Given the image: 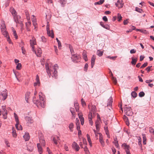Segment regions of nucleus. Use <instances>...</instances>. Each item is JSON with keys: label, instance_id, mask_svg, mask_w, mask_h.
<instances>
[{"label": "nucleus", "instance_id": "nucleus-1", "mask_svg": "<svg viewBox=\"0 0 154 154\" xmlns=\"http://www.w3.org/2000/svg\"><path fill=\"white\" fill-rule=\"evenodd\" d=\"M45 66L47 72L52 77H55L57 76V70L58 69V66L57 64H55L53 66L51 64L46 63Z\"/></svg>", "mask_w": 154, "mask_h": 154}, {"label": "nucleus", "instance_id": "nucleus-2", "mask_svg": "<svg viewBox=\"0 0 154 154\" xmlns=\"http://www.w3.org/2000/svg\"><path fill=\"white\" fill-rule=\"evenodd\" d=\"M39 97L40 101L35 100V98L33 99V103L35 104L38 107H41L44 108L45 106V96L43 95L42 92H40L39 94Z\"/></svg>", "mask_w": 154, "mask_h": 154}, {"label": "nucleus", "instance_id": "nucleus-3", "mask_svg": "<svg viewBox=\"0 0 154 154\" xmlns=\"http://www.w3.org/2000/svg\"><path fill=\"white\" fill-rule=\"evenodd\" d=\"M7 97V91L6 90H5L3 91L0 94V99L3 100H5Z\"/></svg>", "mask_w": 154, "mask_h": 154}, {"label": "nucleus", "instance_id": "nucleus-4", "mask_svg": "<svg viewBox=\"0 0 154 154\" xmlns=\"http://www.w3.org/2000/svg\"><path fill=\"white\" fill-rule=\"evenodd\" d=\"M124 112L128 116H131L133 114L130 107H125L124 108Z\"/></svg>", "mask_w": 154, "mask_h": 154}, {"label": "nucleus", "instance_id": "nucleus-5", "mask_svg": "<svg viewBox=\"0 0 154 154\" xmlns=\"http://www.w3.org/2000/svg\"><path fill=\"white\" fill-rule=\"evenodd\" d=\"M2 114L3 116V118L5 119H6L7 118L8 112L6 109V107L5 106H2Z\"/></svg>", "mask_w": 154, "mask_h": 154}, {"label": "nucleus", "instance_id": "nucleus-6", "mask_svg": "<svg viewBox=\"0 0 154 154\" xmlns=\"http://www.w3.org/2000/svg\"><path fill=\"white\" fill-rule=\"evenodd\" d=\"M47 34L49 36H51L52 38H54V34L52 31L51 32L49 29V25L48 24H47Z\"/></svg>", "mask_w": 154, "mask_h": 154}, {"label": "nucleus", "instance_id": "nucleus-7", "mask_svg": "<svg viewBox=\"0 0 154 154\" xmlns=\"http://www.w3.org/2000/svg\"><path fill=\"white\" fill-rule=\"evenodd\" d=\"M3 35L5 37H6L8 41L10 44L11 43V40L10 39L9 36L8 35V33L6 31V30H4V31H2Z\"/></svg>", "mask_w": 154, "mask_h": 154}, {"label": "nucleus", "instance_id": "nucleus-8", "mask_svg": "<svg viewBox=\"0 0 154 154\" xmlns=\"http://www.w3.org/2000/svg\"><path fill=\"white\" fill-rule=\"evenodd\" d=\"M25 119L27 121V124L28 125L31 124L33 122V121L32 119V118L29 116H26L25 118Z\"/></svg>", "mask_w": 154, "mask_h": 154}, {"label": "nucleus", "instance_id": "nucleus-9", "mask_svg": "<svg viewBox=\"0 0 154 154\" xmlns=\"http://www.w3.org/2000/svg\"><path fill=\"white\" fill-rule=\"evenodd\" d=\"M20 16L17 15L14 16V21L17 23H22V22L20 20Z\"/></svg>", "mask_w": 154, "mask_h": 154}, {"label": "nucleus", "instance_id": "nucleus-10", "mask_svg": "<svg viewBox=\"0 0 154 154\" xmlns=\"http://www.w3.org/2000/svg\"><path fill=\"white\" fill-rule=\"evenodd\" d=\"M123 5L122 0H118L116 3V6L118 7L119 9L122 8Z\"/></svg>", "mask_w": 154, "mask_h": 154}, {"label": "nucleus", "instance_id": "nucleus-11", "mask_svg": "<svg viewBox=\"0 0 154 154\" xmlns=\"http://www.w3.org/2000/svg\"><path fill=\"white\" fill-rule=\"evenodd\" d=\"M30 43L31 46L32 47V51H34V45L36 44V42L35 41V39H34L33 38L32 40H30Z\"/></svg>", "mask_w": 154, "mask_h": 154}, {"label": "nucleus", "instance_id": "nucleus-12", "mask_svg": "<svg viewBox=\"0 0 154 154\" xmlns=\"http://www.w3.org/2000/svg\"><path fill=\"white\" fill-rule=\"evenodd\" d=\"M99 141L101 143V145L103 146H104V142L103 139L102 135L101 133L99 134Z\"/></svg>", "mask_w": 154, "mask_h": 154}, {"label": "nucleus", "instance_id": "nucleus-13", "mask_svg": "<svg viewBox=\"0 0 154 154\" xmlns=\"http://www.w3.org/2000/svg\"><path fill=\"white\" fill-rule=\"evenodd\" d=\"M33 146L34 145L32 143H29L27 145V150L30 152L32 151L33 149Z\"/></svg>", "mask_w": 154, "mask_h": 154}, {"label": "nucleus", "instance_id": "nucleus-14", "mask_svg": "<svg viewBox=\"0 0 154 154\" xmlns=\"http://www.w3.org/2000/svg\"><path fill=\"white\" fill-rule=\"evenodd\" d=\"M26 28L27 31H30V27L31 26V22L29 20H28L27 22L26 23Z\"/></svg>", "mask_w": 154, "mask_h": 154}, {"label": "nucleus", "instance_id": "nucleus-15", "mask_svg": "<svg viewBox=\"0 0 154 154\" xmlns=\"http://www.w3.org/2000/svg\"><path fill=\"white\" fill-rule=\"evenodd\" d=\"M35 53V54L38 57H40L41 56V54L42 53V51L41 49L40 48H38L37 51H35L34 50V51H33Z\"/></svg>", "mask_w": 154, "mask_h": 154}, {"label": "nucleus", "instance_id": "nucleus-16", "mask_svg": "<svg viewBox=\"0 0 154 154\" xmlns=\"http://www.w3.org/2000/svg\"><path fill=\"white\" fill-rule=\"evenodd\" d=\"M72 146L75 149L76 151H78L80 147L75 142H73L72 144Z\"/></svg>", "mask_w": 154, "mask_h": 154}, {"label": "nucleus", "instance_id": "nucleus-17", "mask_svg": "<svg viewBox=\"0 0 154 154\" xmlns=\"http://www.w3.org/2000/svg\"><path fill=\"white\" fill-rule=\"evenodd\" d=\"M52 141L54 142V143L56 145H57L58 143L57 141L58 142L59 140H60L59 137L58 136L57 137V138L55 137H52Z\"/></svg>", "mask_w": 154, "mask_h": 154}, {"label": "nucleus", "instance_id": "nucleus-18", "mask_svg": "<svg viewBox=\"0 0 154 154\" xmlns=\"http://www.w3.org/2000/svg\"><path fill=\"white\" fill-rule=\"evenodd\" d=\"M36 82H35L34 84V86H39L40 85V82L39 80V76L38 75H37L36 76Z\"/></svg>", "mask_w": 154, "mask_h": 154}, {"label": "nucleus", "instance_id": "nucleus-19", "mask_svg": "<svg viewBox=\"0 0 154 154\" xmlns=\"http://www.w3.org/2000/svg\"><path fill=\"white\" fill-rule=\"evenodd\" d=\"M89 121L90 124L91 125H93V122L92 121V113L91 112L90 113L88 116Z\"/></svg>", "mask_w": 154, "mask_h": 154}, {"label": "nucleus", "instance_id": "nucleus-20", "mask_svg": "<svg viewBox=\"0 0 154 154\" xmlns=\"http://www.w3.org/2000/svg\"><path fill=\"white\" fill-rule=\"evenodd\" d=\"M96 59V56L94 55H93L91 59V67L93 68L94 65V62Z\"/></svg>", "mask_w": 154, "mask_h": 154}, {"label": "nucleus", "instance_id": "nucleus-21", "mask_svg": "<svg viewBox=\"0 0 154 154\" xmlns=\"http://www.w3.org/2000/svg\"><path fill=\"white\" fill-rule=\"evenodd\" d=\"M10 11L13 16L17 15V12L13 7H11L10 8Z\"/></svg>", "mask_w": 154, "mask_h": 154}, {"label": "nucleus", "instance_id": "nucleus-22", "mask_svg": "<svg viewBox=\"0 0 154 154\" xmlns=\"http://www.w3.org/2000/svg\"><path fill=\"white\" fill-rule=\"evenodd\" d=\"M33 17L32 18V21L33 22V24L34 26L35 27V29L36 27V26L37 25L36 20V18L35 17L34 15H32Z\"/></svg>", "mask_w": 154, "mask_h": 154}, {"label": "nucleus", "instance_id": "nucleus-23", "mask_svg": "<svg viewBox=\"0 0 154 154\" xmlns=\"http://www.w3.org/2000/svg\"><path fill=\"white\" fill-rule=\"evenodd\" d=\"M23 138L26 141H28L30 138L29 134L28 133H26L23 136Z\"/></svg>", "mask_w": 154, "mask_h": 154}, {"label": "nucleus", "instance_id": "nucleus-24", "mask_svg": "<svg viewBox=\"0 0 154 154\" xmlns=\"http://www.w3.org/2000/svg\"><path fill=\"white\" fill-rule=\"evenodd\" d=\"M86 54V52L85 51H84L82 54L83 57L85 61H87L88 60Z\"/></svg>", "mask_w": 154, "mask_h": 154}, {"label": "nucleus", "instance_id": "nucleus-25", "mask_svg": "<svg viewBox=\"0 0 154 154\" xmlns=\"http://www.w3.org/2000/svg\"><path fill=\"white\" fill-rule=\"evenodd\" d=\"M79 58H80V56L77 54H73L72 57V59H73L74 60H78Z\"/></svg>", "mask_w": 154, "mask_h": 154}, {"label": "nucleus", "instance_id": "nucleus-26", "mask_svg": "<svg viewBox=\"0 0 154 154\" xmlns=\"http://www.w3.org/2000/svg\"><path fill=\"white\" fill-rule=\"evenodd\" d=\"M15 127L18 130H22V127L21 125H19V123H16L15 125Z\"/></svg>", "mask_w": 154, "mask_h": 154}, {"label": "nucleus", "instance_id": "nucleus-27", "mask_svg": "<svg viewBox=\"0 0 154 154\" xmlns=\"http://www.w3.org/2000/svg\"><path fill=\"white\" fill-rule=\"evenodd\" d=\"M12 32H13V34L14 36L15 37V38L16 39H17V38L18 36H17V33L16 32V31L15 30L13 27L12 28Z\"/></svg>", "mask_w": 154, "mask_h": 154}, {"label": "nucleus", "instance_id": "nucleus-28", "mask_svg": "<svg viewBox=\"0 0 154 154\" xmlns=\"http://www.w3.org/2000/svg\"><path fill=\"white\" fill-rule=\"evenodd\" d=\"M12 133L13 137H14L16 138L17 136V134L16 133V130L14 129V128H12Z\"/></svg>", "mask_w": 154, "mask_h": 154}, {"label": "nucleus", "instance_id": "nucleus-29", "mask_svg": "<svg viewBox=\"0 0 154 154\" xmlns=\"http://www.w3.org/2000/svg\"><path fill=\"white\" fill-rule=\"evenodd\" d=\"M137 60V58H132V61L131 62V63L133 65H135Z\"/></svg>", "mask_w": 154, "mask_h": 154}, {"label": "nucleus", "instance_id": "nucleus-30", "mask_svg": "<svg viewBox=\"0 0 154 154\" xmlns=\"http://www.w3.org/2000/svg\"><path fill=\"white\" fill-rule=\"evenodd\" d=\"M87 136L88 141L89 143V145L91 146H92V143H91V140L90 137L89 135H88V134H87Z\"/></svg>", "mask_w": 154, "mask_h": 154}, {"label": "nucleus", "instance_id": "nucleus-31", "mask_svg": "<svg viewBox=\"0 0 154 154\" xmlns=\"http://www.w3.org/2000/svg\"><path fill=\"white\" fill-rule=\"evenodd\" d=\"M143 138V143L144 145L146 144V135L145 134H142Z\"/></svg>", "mask_w": 154, "mask_h": 154}, {"label": "nucleus", "instance_id": "nucleus-32", "mask_svg": "<svg viewBox=\"0 0 154 154\" xmlns=\"http://www.w3.org/2000/svg\"><path fill=\"white\" fill-rule=\"evenodd\" d=\"M74 127V125L73 123H71L69 125V128L70 131L71 132L73 131V128Z\"/></svg>", "mask_w": 154, "mask_h": 154}, {"label": "nucleus", "instance_id": "nucleus-33", "mask_svg": "<svg viewBox=\"0 0 154 154\" xmlns=\"http://www.w3.org/2000/svg\"><path fill=\"white\" fill-rule=\"evenodd\" d=\"M30 94V93L27 92L25 94V100L27 102H28V100Z\"/></svg>", "mask_w": 154, "mask_h": 154}, {"label": "nucleus", "instance_id": "nucleus-34", "mask_svg": "<svg viewBox=\"0 0 154 154\" xmlns=\"http://www.w3.org/2000/svg\"><path fill=\"white\" fill-rule=\"evenodd\" d=\"M112 99L111 97H110L109 100V102L107 103V106H111L112 103Z\"/></svg>", "mask_w": 154, "mask_h": 154}, {"label": "nucleus", "instance_id": "nucleus-35", "mask_svg": "<svg viewBox=\"0 0 154 154\" xmlns=\"http://www.w3.org/2000/svg\"><path fill=\"white\" fill-rule=\"evenodd\" d=\"M74 106L76 111H78L79 110V104L77 103H74Z\"/></svg>", "mask_w": 154, "mask_h": 154}, {"label": "nucleus", "instance_id": "nucleus-36", "mask_svg": "<svg viewBox=\"0 0 154 154\" xmlns=\"http://www.w3.org/2000/svg\"><path fill=\"white\" fill-rule=\"evenodd\" d=\"M84 151H85L86 154H89L90 152L89 151L86 146L84 148Z\"/></svg>", "mask_w": 154, "mask_h": 154}, {"label": "nucleus", "instance_id": "nucleus-37", "mask_svg": "<svg viewBox=\"0 0 154 154\" xmlns=\"http://www.w3.org/2000/svg\"><path fill=\"white\" fill-rule=\"evenodd\" d=\"M14 115L15 118V121L16 122V123H19L18 118L17 115L15 112L14 113Z\"/></svg>", "mask_w": 154, "mask_h": 154}, {"label": "nucleus", "instance_id": "nucleus-38", "mask_svg": "<svg viewBox=\"0 0 154 154\" xmlns=\"http://www.w3.org/2000/svg\"><path fill=\"white\" fill-rule=\"evenodd\" d=\"M104 2V0H100L99 1L95 2L94 3L95 5H101Z\"/></svg>", "mask_w": 154, "mask_h": 154}, {"label": "nucleus", "instance_id": "nucleus-39", "mask_svg": "<svg viewBox=\"0 0 154 154\" xmlns=\"http://www.w3.org/2000/svg\"><path fill=\"white\" fill-rule=\"evenodd\" d=\"M1 31L6 30V26L5 24L3 23L1 26Z\"/></svg>", "mask_w": 154, "mask_h": 154}, {"label": "nucleus", "instance_id": "nucleus-40", "mask_svg": "<svg viewBox=\"0 0 154 154\" xmlns=\"http://www.w3.org/2000/svg\"><path fill=\"white\" fill-rule=\"evenodd\" d=\"M37 146L38 148V151L39 152H40V153L42 152V148L40 144L39 143H38L37 144Z\"/></svg>", "mask_w": 154, "mask_h": 154}, {"label": "nucleus", "instance_id": "nucleus-41", "mask_svg": "<svg viewBox=\"0 0 154 154\" xmlns=\"http://www.w3.org/2000/svg\"><path fill=\"white\" fill-rule=\"evenodd\" d=\"M135 11L140 13H142L143 12V11L142 9L139 8L137 7L135 8Z\"/></svg>", "mask_w": 154, "mask_h": 154}, {"label": "nucleus", "instance_id": "nucleus-42", "mask_svg": "<svg viewBox=\"0 0 154 154\" xmlns=\"http://www.w3.org/2000/svg\"><path fill=\"white\" fill-rule=\"evenodd\" d=\"M103 51H100L98 50L97 52V54L100 57L103 55Z\"/></svg>", "mask_w": 154, "mask_h": 154}, {"label": "nucleus", "instance_id": "nucleus-43", "mask_svg": "<svg viewBox=\"0 0 154 154\" xmlns=\"http://www.w3.org/2000/svg\"><path fill=\"white\" fill-rule=\"evenodd\" d=\"M122 146L124 147L125 150L127 149H128L129 146L127 145L125 143H124L122 145Z\"/></svg>", "mask_w": 154, "mask_h": 154}, {"label": "nucleus", "instance_id": "nucleus-44", "mask_svg": "<svg viewBox=\"0 0 154 154\" xmlns=\"http://www.w3.org/2000/svg\"><path fill=\"white\" fill-rule=\"evenodd\" d=\"M21 65L20 63H18L16 66V68L18 70H20L21 69Z\"/></svg>", "mask_w": 154, "mask_h": 154}, {"label": "nucleus", "instance_id": "nucleus-45", "mask_svg": "<svg viewBox=\"0 0 154 154\" xmlns=\"http://www.w3.org/2000/svg\"><path fill=\"white\" fill-rule=\"evenodd\" d=\"M25 14L27 20H29L30 17L29 16V12L27 11H26L25 12Z\"/></svg>", "mask_w": 154, "mask_h": 154}, {"label": "nucleus", "instance_id": "nucleus-46", "mask_svg": "<svg viewBox=\"0 0 154 154\" xmlns=\"http://www.w3.org/2000/svg\"><path fill=\"white\" fill-rule=\"evenodd\" d=\"M131 95L133 97L135 98L137 96V94L135 91H133L131 93Z\"/></svg>", "mask_w": 154, "mask_h": 154}, {"label": "nucleus", "instance_id": "nucleus-47", "mask_svg": "<svg viewBox=\"0 0 154 154\" xmlns=\"http://www.w3.org/2000/svg\"><path fill=\"white\" fill-rule=\"evenodd\" d=\"M80 121L81 122V124L83 125L84 124V118L83 117H81L79 118Z\"/></svg>", "mask_w": 154, "mask_h": 154}, {"label": "nucleus", "instance_id": "nucleus-48", "mask_svg": "<svg viewBox=\"0 0 154 154\" xmlns=\"http://www.w3.org/2000/svg\"><path fill=\"white\" fill-rule=\"evenodd\" d=\"M81 103L82 106H86V103L85 101L84 100L83 98H82L81 100Z\"/></svg>", "mask_w": 154, "mask_h": 154}, {"label": "nucleus", "instance_id": "nucleus-49", "mask_svg": "<svg viewBox=\"0 0 154 154\" xmlns=\"http://www.w3.org/2000/svg\"><path fill=\"white\" fill-rule=\"evenodd\" d=\"M94 134H95V137L96 139H98V135L99 134V133H98L97 131L95 130H94Z\"/></svg>", "mask_w": 154, "mask_h": 154}, {"label": "nucleus", "instance_id": "nucleus-50", "mask_svg": "<svg viewBox=\"0 0 154 154\" xmlns=\"http://www.w3.org/2000/svg\"><path fill=\"white\" fill-rule=\"evenodd\" d=\"M69 47L71 53L72 54V53H74V52L72 46L70 45H69Z\"/></svg>", "mask_w": 154, "mask_h": 154}, {"label": "nucleus", "instance_id": "nucleus-51", "mask_svg": "<svg viewBox=\"0 0 154 154\" xmlns=\"http://www.w3.org/2000/svg\"><path fill=\"white\" fill-rule=\"evenodd\" d=\"M42 41L44 42H46L47 41V39L44 37H41Z\"/></svg>", "mask_w": 154, "mask_h": 154}, {"label": "nucleus", "instance_id": "nucleus-52", "mask_svg": "<svg viewBox=\"0 0 154 154\" xmlns=\"http://www.w3.org/2000/svg\"><path fill=\"white\" fill-rule=\"evenodd\" d=\"M117 57V56H115L114 57L107 56V57H106L107 58H108L110 59H111L115 60Z\"/></svg>", "mask_w": 154, "mask_h": 154}, {"label": "nucleus", "instance_id": "nucleus-53", "mask_svg": "<svg viewBox=\"0 0 154 154\" xmlns=\"http://www.w3.org/2000/svg\"><path fill=\"white\" fill-rule=\"evenodd\" d=\"M139 95L140 97H143L144 96L145 93L144 92H143V91L140 92L139 93Z\"/></svg>", "mask_w": 154, "mask_h": 154}, {"label": "nucleus", "instance_id": "nucleus-54", "mask_svg": "<svg viewBox=\"0 0 154 154\" xmlns=\"http://www.w3.org/2000/svg\"><path fill=\"white\" fill-rule=\"evenodd\" d=\"M104 129L105 130V131L106 132V134H107L108 133V127L107 126L105 125L104 127Z\"/></svg>", "mask_w": 154, "mask_h": 154}, {"label": "nucleus", "instance_id": "nucleus-55", "mask_svg": "<svg viewBox=\"0 0 154 154\" xmlns=\"http://www.w3.org/2000/svg\"><path fill=\"white\" fill-rule=\"evenodd\" d=\"M88 65L87 63H86L84 67V70L85 71H86L88 69Z\"/></svg>", "mask_w": 154, "mask_h": 154}, {"label": "nucleus", "instance_id": "nucleus-56", "mask_svg": "<svg viewBox=\"0 0 154 154\" xmlns=\"http://www.w3.org/2000/svg\"><path fill=\"white\" fill-rule=\"evenodd\" d=\"M118 18L119 19L118 21H120L122 20V17L119 14H118Z\"/></svg>", "mask_w": 154, "mask_h": 154}, {"label": "nucleus", "instance_id": "nucleus-57", "mask_svg": "<svg viewBox=\"0 0 154 154\" xmlns=\"http://www.w3.org/2000/svg\"><path fill=\"white\" fill-rule=\"evenodd\" d=\"M148 63H144L141 67L140 68H143L146 67Z\"/></svg>", "mask_w": 154, "mask_h": 154}, {"label": "nucleus", "instance_id": "nucleus-58", "mask_svg": "<svg viewBox=\"0 0 154 154\" xmlns=\"http://www.w3.org/2000/svg\"><path fill=\"white\" fill-rule=\"evenodd\" d=\"M82 141L84 144H85L86 146L87 144V142L86 139L85 138H82Z\"/></svg>", "mask_w": 154, "mask_h": 154}, {"label": "nucleus", "instance_id": "nucleus-59", "mask_svg": "<svg viewBox=\"0 0 154 154\" xmlns=\"http://www.w3.org/2000/svg\"><path fill=\"white\" fill-rule=\"evenodd\" d=\"M112 80L113 81V83L115 84H116L117 83V81L116 79V78H114V77H112Z\"/></svg>", "mask_w": 154, "mask_h": 154}, {"label": "nucleus", "instance_id": "nucleus-60", "mask_svg": "<svg viewBox=\"0 0 154 154\" xmlns=\"http://www.w3.org/2000/svg\"><path fill=\"white\" fill-rule=\"evenodd\" d=\"M58 48L59 49H61V44L60 41H58L57 42Z\"/></svg>", "mask_w": 154, "mask_h": 154}, {"label": "nucleus", "instance_id": "nucleus-61", "mask_svg": "<svg viewBox=\"0 0 154 154\" xmlns=\"http://www.w3.org/2000/svg\"><path fill=\"white\" fill-rule=\"evenodd\" d=\"M103 27L108 30H109L110 29V26L109 25H104V26Z\"/></svg>", "mask_w": 154, "mask_h": 154}, {"label": "nucleus", "instance_id": "nucleus-62", "mask_svg": "<svg viewBox=\"0 0 154 154\" xmlns=\"http://www.w3.org/2000/svg\"><path fill=\"white\" fill-rule=\"evenodd\" d=\"M21 50H22V53L23 54H25L26 53V50L23 47H21Z\"/></svg>", "mask_w": 154, "mask_h": 154}, {"label": "nucleus", "instance_id": "nucleus-63", "mask_svg": "<svg viewBox=\"0 0 154 154\" xmlns=\"http://www.w3.org/2000/svg\"><path fill=\"white\" fill-rule=\"evenodd\" d=\"M136 51L134 49H132L131 50L130 52L131 54H134L136 53Z\"/></svg>", "mask_w": 154, "mask_h": 154}, {"label": "nucleus", "instance_id": "nucleus-64", "mask_svg": "<svg viewBox=\"0 0 154 154\" xmlns=\"http://www.w3.org/2000/svg\"><path fill=\"white\" fill-rule=\"evenodd\" d=\"M100 122L99 121L97 120L95 122V126H97L100 125Z\"/></svg>", "mask_w": 154, "mask_h": 154}]
</instances>
